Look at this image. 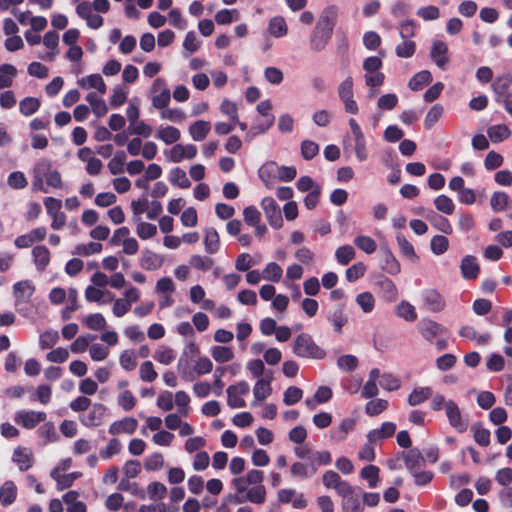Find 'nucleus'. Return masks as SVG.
<instances>
[{
    "label": "nucleus",
    "mask_w": 512,
    "mask_h": 512,
    "mask_svg": "<svg viewBox=\"0 0 512 512\" xmlns=\"http://www.w3.org/2000/svg\"><path fill=\"white\" fill-rule=\"evenodd\" d=\"M292 350L300 358L321 360L326 356L325 350L308 333H301L294 339Z\"/></svg>",
    "instance_id": "f257e3e1"
},
{
    "label": "nucleus",
    "mask_w": 512,
    "mask_h": 512,
    "mask_svg": "<svg viewBox=\"0 0 512 512\" xmlns=\"http://www.w3.org/2000/svg\"><path fill=\"white\" fill-rule=\"evenodd\" d=\"M445 414L452 428L458 433H464L469 427V417L464 414L453 400L445 403Z\"/></svg>",
    "instance_id": "f03ea898"
},
{
    "label": "nucleus",
    "mask_w": 512,
    "mask_h": 512,
    "mask_svg": "<svg viewBox=\"0 0 512 512\" xmlns=\"http://www.w3.org/2000/svg\"><path fill=\"white\" fill-rule=\"evenodd\" d=\"M354 81L351 76H347L337 88L338 97L344 105L346 113L356 115L359 111L358 105L354 100L353 94Z\"/></svg>",
    "instance_id": "7ed1b4c3"
},
{
    "label": "nucleus",
    "mask_w": 512,
    "mask_h": 512,
    "mask_svg": "<svg viewBox=\"0 0 512 512\" xmlns=\"http://www.w3.org/2000/svg\"><path fill=\"white\" fill-rule=\"evenodd\" d=\"M150 98L153 107L156 109L162 110L168 106L171 100V93L164 79L157 78L154 80L150 91Z\"/></svg>",
    "instance_id": "20e7f679"
},
{
    "label": "nucleus",
    "mask_w": 512,
    "mask_h": 512,
    "mask_svg": "<svg viewBox=\"0 0 512 512\" xmlns=\"http://www.w3.org/2000/svg\"><path fill=\"white\" fill-rule=\"evenodd\" d=\"M339 497L342 512H364L361 493L353 486Z\"/></svg>",
    "instance_id": "39448f33"
},
{
    "label": "nucleus",
    "mask_w": 512,
    "mask_h": 512,
    "mask_svg": "<svg viewBox=\"0 0 512 512\" xmlns=\"http://www.w3.org/2000/svg\"><path fill=\"white\" fill-rule=\"evenodd\" d=\"M261 208L270 224L274 229H280L283 226L281 210L272 197H265L261 201Z\"/></svg>",
    "instance_id": "423d86ee"
},
{
    "label": "nucleus",
    "mask_w": 512,
    "mask_h": 512,
    "mask_svg": "<svg viewBox=\"0 0 512 512\" xmlns=\"http://www.w3.org/2000/svg\"><path fill=\"white\" fill-rule=\"evenodd\" d=\"M35 292V285L31 280H21L13 285V295L15 298V307L19 308L22 304L29 303L31 297Z\"/></svg>",
    "instance_id": "0eeeda50"
},
{
    "label": "nucleus",
    "mask_w": 512,
    "mask_h": 512,
    "mask_svg": "<svg viewBox=\"0 0 512 512\" xmlns=\"http://www.w3.org/2000/svg\"><path fill=\"white\" fill-rule=\"evenodd\" d=\"M46 413L33 410H20L16 412L14 421L26 429H33L39 423L44 422Z\"/></svg>",
    "instance_id": "6e6552de"
},
{
    "label": "nucleus",
    "mask_w": 512,
    "mask_h": 512,
    "mask_svg": "<svg viewBox=\"0 0 512 512\" xmlns=\"http://www.w3.org/2000/svg\"><path fill=\"white\" fill-rule=\"evenodd\" d=\"M421 299L426 310L437 313L445 308V299L436 289H425L421 292Z\"/></svg>",
    "instance_id": "1a4fd4ad"
},
{
    "label": "nucleus",
    "mask_w": 512,
    "mask_h": 512,
    "mask_svg": "<svg viewBox=\"0 0 512 512\" xmlns=\"http://www.w3.org/2000/svg\"><path fill=\"white\" fill-rule=\"evenodd\" d=\"M357 420L353 417L343 418L339 424L330 430V439L335 443L345 441L348 435L355 429Z\"/></svg>",
    "instance_id": "9d476101"
},
{
    "label": "nucleus",
    "mask_w": 512,
    "mask_h": 512,
    "mask_svg": "<svg viewBox=\"0 0 512 512\" xmlns=\"http://www.w3.org/2000/svg\"><path fill=\"white\" fill-rule=\"evenodd\" d=\"M276 167L277 169V175L279 180L281 181H291L296 177V169L292 166H276L275 163H267L263 165L259 169V177L266 181V179L269 177L270 173L273 171V168Z\"/></svg>",
    "instance_id": "9b49d317"
},
{
    "label": "nucleus",
    "mask_w": 512,
    "mask_h": 512,
    "mask_svg": "<svg viewBox=\"0 0 512 512\" xmlns=\"http://www.w3.org/2000/svg\"><path fill=\"white\" fill-rule=\"evenodd\" d=\"M263 472L252 469L245 476L237 477L232 480L235 490L244 493L249 486L263 485Z\"/></svg>",
    "instance_id": "f8f14e48"
},
{
    "label": "nucleus",
    "mask_w": 512,
    "mask_h": 512,
    "mask_svg": "<svg viewBox=\"0 0 512 512\" xmlns=\"http://www.w3.org/2000/svg\"><path fill=\"white\" fill-rule=\"evenodd\" d=\"M197 154V147L193 144H175L165 155L172 163H180L183 159H193Z\"/></svg>",
    "instance_id": "ddd939ff"
},
{
    "label": "nucleus",
    "mask_w": 512,
    "mask_h": 512,
    "mask_svg": "<svg viewBox=\"0 0 512 512\" xmlns=\"http://www.w3.org/2000/svg\"><path fill=\"white\" fill-rule=\"evenodd\" d=\"M12 462L15 463L21 472L27 471L34 464V455L30 448L18 446L12 453Z\"/></svg>",
    "instance_id": "4468645a"
},
{
    "label": "nucleus",
    "mask_w": 512,
    "mask_h": 512,
    "mask_svg": "<svg viewBox=\"0 0 512 512\" xmlns=\"http://www.w3.org/2000/svg\"><path fill=\"white\" fill-rule=\"evenodd\" d=\"M430 58L440 69H445L449 63L448 46L441 40L432 43L430 49Z\"/></svg>",
    "instance_id": "2eb2a0df"
},
{
    "label": "nucleus",
    "mask_w": 512,
    "mask_h": 512,
    "mask_svg": "<svg viewBox=\"0 0 512 512\" xmlns=\"http://www.w3.org/2000/svg\"><path fill=\"white\" fill-rule=\"evenodd\" d=\"M107 408L103 404L95 403L86 415L80 417V422L86 427H95L102 423Z\"/></svg>",
    "instance_id": "dca6fc26"
},
{
    "label": "nucleus",
    "mask_w": 512,
    "mask_h": 512,
    "mask_svg": "<svg viewBox=\"0 0 512 512\" xmlns=\"http://www.w3.org/2000/svg\"><path fill=\"white\" fill-rule=\"evenodd\" d=\"M323 484L326 488H332L336 491L338 496H341L352 486L332 470L326 471L323 475Z\"/></svg>",
    "instance_id": "f3484780"
},
{
    "label": "nucleus",
    "mask_w": 512,
    "mask_h": 512,
    "mask_svg": "<svg viewBox=\"0 0 512 512\" xmlns=\"http://www.w3.org/2000/svg\"><path fill=\"white\" fill-rule=\"evenodd\" d=\"M511 84L512 76L510 74L501 75L493 81L491 88L495 93V100L498 103L510 97L508 91Z\"/></svg>",
    "instance_id": "a211bd4d"
},
{
    "label": "nucleus",
    "mask_w": 512,
    "mask_h": 512,
    "mask_svg": "<svg viewBox=\"0 0 512 512\" xmlns=\"http://www.w3.org/2000/svg\"><path fill=\"white\" fill-rule=\"evenodd\" d=\"M376 286L379 289L380 296L387 302H394L397 300L399 293L396 285L392 280L387 277H381Z\"/></svg>",
    "instance_id": "6ab92c4d"
},
{
    "label": "nucleus",
    "mask_w": 512,
    "mask_h": 512,
    "mask_svg": "<svg viewBox=\"0 0 512 512\" xmlns=\"http://www.w3.org/2000/svg\"><path fill=\"white\" fill-rule=\"evenodd\" d=\"M420 334L427 340L432 341L434 337L445 332V328L430 319H422L418 324Z\"/></svg>",
    "instance_id": "aec40b11"
},
{
    "label": "nucleus",
    "mask_w": 512,
    "mask_h": 512,
    "mask_svg": "<svg viewBox=\"0 0 512 512\" xmlns=\"http://www.w3.org/2000/svg\"><path fill=\"white\" fill-rule=\"evenodd\" d=\"M138 427V421L132 417H125L122 420L113 422L108 429L109 434L118 435L121 433L133 434Z\"/></svg>",
    "instance_id": "412c9836"
},
{
    "label": "nucleus",
    "mask_w": 512,
    "mask_h": 512,
    "mask_svg": "<svg viewBox=\"0 0 512 512\" xmlns=\"http://www.w3.org/2000/svg\"><path fill=\"white\" fill-rule=\"evenodd\" d=\"M460 269L462 277L467 280L475 279L480 272L477 259L472 255H467L461 260Z\"/></svg>",
    "instance_id": "4be33fe9"
},
{
    "label": "nucleus",
    "mask_w": 512,
    "mask_h": 512,
    "mask_svg": "<svg viewBox=\"0 0 512 512\" xmlns=\"http://www.w3.org/2000/svg\"><path fill=\"white\" fill-rule=\"evenodd\" d=\"M332 33L330 31H326L323 28L315 26L313 34L310 40V47L314 51L323 50L332 37Z\"/></svg>",
    "instance_id": "5701e85b"
},
{
    "label": "nucleus",
    "mask_w": 512,
    "mask_h": 512,
    "mask_svg": "<svg viewBox=\"0 0 512 512\" xmlns=\"http://www.w3.org/2000/svg\"><path fill=\"white\" fill-rule=\"evenodd\" d=\"M396 430V425L393 422H384L380 428L373 429L368 432L367 440L370 443H377L383 439L391 437Z\"/></svg>",
    "instance_id": "b1692460"
},
{
    "label": "nucleus",
    "mask_w": 512,
    "mask_h": 512,
    "mask_svg": "<svg viewBox=\"0 0 512 512\" xmlns=\"http://www.w3.org/2000/svg\"><path fill=\"white\" fill-rule=\"evenodd\" d=\"M85 298L88 302L106 304L114 300V295L106 290H100L92 285L85 289Z\"/></svg>",
    "instance_id": "393cba45"
},
{
    "label": "nucleus",
    "mask_w": 512,
    "mask_h": 512,
    "mask_svg": "<svg viewBox=\"0 0 512 512\" xmlns=\"http://www.w3.org/2000/svg\"><path fill=\"white\" fill-rule=\"evenodd\" d=\"M353 144H349L345 146L346 150L350 148L354 151L355 157L359 162H364L368 160L369 153L367 149V140L365 135L352 137Z\"/></svg>",
    "instance_id": "a878e982"
},
{
    "label": "nucleus",
    "mask_w": 512,
    "mask_h": 512,
    "mask_svg": "<svg viewBox=\"0 0 512 512\" xmlns=\"http://www.w3.org/2000/svg\"><path fill=\"white\" fill-rule=\"evenodd\" d=\"M155 137L166 145H171L180 139L181 132L174 126H159L156 130Z\"/></svg>",
    "instance_id": "bb28decb"
},
{
    "label": "nucleus",
    "mask_w": 512,
    "mask_h": 512,
    "mask_svg": "<svg viewBox=\"0 0 512 512\" xmlns=\"http://www.w3.org/2000/svg\"><path fill=\"white\" fill-rule=\"evenodd\" d=\"M327 319L332 324L334 332L338 334L342 333V328L348 323V316L346 315L342 305H339L332 310Z\"/></svg>",
    "instance_id": "cd10ccee"
},
{
    "label": "nucleus",
    "mask_w": 512,
    "mask_h": 512,
    "mask_svg": "<svg viewBox=\"0 0 512 512\" xmlns=\"http://www.w3.org/2000/svg\"><path fill=\"white\" fill-rule=\"evenodd\" d=\"M79 493L71 490L62 496L63 502L66 504L67 512H87V506L84 502L78 500Z\"/></svg>",
    "instance_id": "c85d7f7f"
},
{
    "label": "nucleus",
    "mask_w": 512,
    "mask_h": 512,
    "mask_svg": "<svg viewBox=\"0 0 512 512\" xmlns=\"http://www.w3.org/2000/svg\"><path fill=\"white\" fill-rule=\"evenodd\" d=\"M337 8L336 6H329L323 10L316 26L333 32V28L337 19Z\"/></svg>",
    "instance_id": "c756f323"
},
{
    "label": "nucleus",
    "mask_w": 512,
    "mask_h": 512,
    "mask_svg": "<svg viewBox=\"0 0 512 512\" xmlns=\"http://www.w3.org/2000/svg\"><path fill=\"white\" fill-rule=\"evenodd\" d=\"M211 130V124L208 121L197 120L189 126V134L194 141H203Z\"/></svg>",
    "instance_id": "7c9ffc66"
},
{
    "label": "nucleus",
    "mask_w": 512,
    "mask_h": 512,
    "mask_svg": "<svg viewBox=\"0 0 512 512\" xmlns=\"http://www.w3.org/2000/svg\"><path fill=\"white\" fill-rule=\"evenodd\" d=\"M290 473L295 478L308 479L312 477L315 472V465L311 462H295L290 467Z\"/></svg>",
    "instance_id": "2f4dec72"
},
{
    "label": "nucleus",
    "mask_w": 512,
    "mask_h": 512,
    "mask_svg": "<svg viewBox=\"0 0 512 512\" xmlns=\"http://www.w3.org/2000/svg\"><path fill=\"white\" fill-rule=\"evenodd\" d=\"M78 85L85 89L94 88L98 90L101 94L106 93V84L99 74H91L87 77L81 78L78 80Z\"/></svg>",
    "instance_id": "473e14b6"
},
{
    "label": "nucleus",
    "mask_w": 512,
    "mask_h": 512,
    "mask_svg": "<svg viewBox=\"0 0 512 512\" xmlns=\"http://www.w3.org/2000/svg\"><path fill=\"white\" fill-rule=\"evenodd\" d=\"M17 497V487L13 481H5L0 488V503L4 506L14 503Z\"/></svg>",
    "instance_id": "72a5a7b5"
},
{
    "label": "nucleus",
    "mask_w": 512,
    "mask_h": 512,
    "mask_svg": "<svg viewBox=\"0 0 512 512\" xmlns=\"http://www.w3.org/2000/svg\"><path fill=\"white\" fill-rule=\"evenodd\" d=\"M34 263L39 271H44L50 262V252L47 247L39 245L33 248Z\"/></svg>",
    "instance_id": "f704fd0d"
},
{
    "label": "nucleus",
    "mask_w": 512,
    "mask_h": 512,
    "mask_svg": "<svg viewBox=\"0 0 512 512\" xmlns=\"http://www.w3.org/2000/svg\"><path fill=\"white\" fill-rule=\"evenodd\" d=\"M487 135L493 143H499L510 137L511 130L505 124L492 125L487 129Z\"/></svg>",
    "instance_id": "c9c22d12"
},
{
    "label": "nucleus",
    "mask_w": 512,
    "mask_h": 512,
    "mask_svg": "<svg viewBox=\"0 0 512 512\" xmlns=\"http://www.w3.org/2000/svg\"><path fill=\"white\" fill-rule=\"evenodd\" d=\"M245 501L253 504H263L266 500V488L264 485L247 487L244 492Z\"/></svg>",
    "instance_id": "e433bc0d"
},
{
    "label": "nucleus",
    "mask_w": 512,
    "mask_h": 512,
    "mask_svg": "<svg viewBox=\"0 0 512 512\" xmlns=\"http://www.w3.org/2000/svg\"><path fill=\"white\" fill-rule=\"evenodd\" d=\"M205 251L209 254H215L220 248L219 234L215 228H208L204 237Z\"/></svg>",
    "instance_id": "4c0bfd02"
},
{
    "label": "nucleus",
    "mask_w": 512,
    "mask_h": 512,
    "mask_svg": "<svg viewBox=\"0 0 512 512\" xmlns=\"http://www.w3.org/2000/svg\"><path fill=\"white\" fill-rule=\"evenodd\" d=\"M210 354L217 363H226L234 359V352L228 346H212Z\"/></svg>",
    "instance_id": "58836bf2"
},
{
    "label": "nucleus",
    "mask_w": 512,
    "mask_h": 512,
    "mask_svg": "<svg viewBox=\"0 0 512 512\" xmlns=\"http://www.w3.org/2000/svg\"><path fill=\"white\" fill-rule=\"evenodd\" d=\"M379 468L375 465H367L360 471V477L368 482V487L373 489L379 484Z\"/></svg>",
    "instance_id": "ea45409f"
},
{
    "label": "nucleus",
    "mask_w": 512,
    "mask_h": 512,
    "mask_svg": "<svg viewBox=\"0 0 512 512\" xmlns=\"http://www.w3.org/2000/svg\"><path fill=\"white\" fill-rule=\"evenodd\" d=\"M432 81V75L428 70L416 73L409 81L408 86L413 91L421 90Z\"/></svg>",
    "instance_id": "a19ab883"
},
{
    "label": "nucleus",
    "mask_w": 512,
    "mask_h": 512,
    "mask_svg": "<svg viewBox=\"0 0 512 512\" xmlns=\"http://www.w3.org/2000/svg\"><path fill=\"white\" fill-rule=\"evenodd\" d=\"M136 234L142 240L150 239L157 234V227L154 224L144 222L142 219H136Z\"/></svg>",
    "instance_id": "79ce46f5"
},
{
    "label": "nucleus",
    "mask_w": 512,
    "mask_h": 512,
    "mask_svg": "<svg viewBox=\"0 0 512 512\" xmlns=\"http://www.w3.org/2000/svg\"><path fill=\"white\" fill-rule=\"evenodd\" d=\"M42 174L47 188L51 187L57 189L62 187V178L60 173L56 170H51L46 162L45 167H42Z\"/></svg>",
    "instance_id": "37998d69"
},
{
    "label": "nucleus",
    "mask_w": 512,
    "mask_h": 512,
    "mask_svg": "<svg viewBox=\"0 0 512 512\" xmlns=\"http://www.w3.org/2000/svg\"><path fill=\"white\" fill-rule=\"evenodd\" d=\"M17 74V69L11 64L0 66V89L9 88L13 83V78Z\"/></svg>",
    "instance_id": "c03bdc74"
},
{
    "label": "nucleus",
    "mask_w": 512,
    "mask_h": 512,
    "mask_svg": "<svg viewBox=\"0 0 512 512\" xmlns=\"http://www.w3.org/2000/svg\"><path fill=\"white\" fill-rule=\"evenodd\" d=\"M287 24L283 17L276 16L269 21L268 31L277 38L283 37L287 34Z\"/></svg>",
    "instance_id": "a18cd8bd"
},
{
    "label": "nucleus",
    "mask_w": 512,
    "mask_h": 512,
    "mask_svg": "<svg viewBox=\"0 0 512 512\" xmlns=\"http://www.w3.org/2000/svg\"><path fill=\"white\" fill-rule=\"evenodd\" d=\"M432 396V389L429 387H420L414 389L408 396V403L411 406H417Z\"/></svg>",
    "instance_id": "49530a36"
},
{
    "label": "nucleus",
    "mask_w": 512,
    "mask_h": 512,
    "mask_svg": "<svg viewBox=\"0 0 512 512\" xmlns=\"http://www.w3.org/2000/svg\"><path fill=\"white\" fill-rule=\"evenodd\" d=\"M83 323L88 329L93 331L103 330L107 325L106 319L100 313H92L87 315L83 319Z\"/></svg>",
    "instance_id": "de8ad7c7"
},
{
    "label": "nucleus",
    "mask_w": 512,
    "mask_h": 512,
    "mask_svg": "<svg viewBox=\"0 0 512 512\" xmlns=\"http://www.w3.org/2000/svg\"><path fill=\"white\" fill-rule=\"evenodd\" d=\"M102 251V244L98 242H89L85 244H78L75 246L72 254L78 256H90L93 254H99Z\"/></svg>",
    "instance_id": "09e8293b"
},
{
    "label": "nucleus",
    "mask_w": 512,
    "mask_h": 512,
    "mask_svg": "<svg viewBox=\"0 0 512 512\" xmlns=\"http://www.w3.org/2000/svg\"><path fill=\"white\" fill-rule=\"evenodd\" d=\"M283 270L276 262H269L262 271L263 279L270 282H279Z\"/></svg>",
    "instance_id": "8fccbe9b"
},
{
    "label": "nucleus",
    "mask_w": 512,
    "mask_h": 512,
    "mask_svg": "<svg viewBox=\"0 0 512 512\" xmlns=\"http://www.w3.org/2000/svg\"><path fill=\"white\" fill-rule=\"evenodd\" d=\"M169 181L173 185H176L182 189L188 188L191 184L186 175V172L179 167L171 169L169 172Z\"/></svg>",
    "instance_id": "3c124183"
},
{
    "label": "nucleus",
    "mask_w": 512,
    "mask_h": 512,
    "mask_svg": "<svg viewBox=\"0 0 512 512\" xmlns=\"http://www.w3.org/2000/svg\"><path fill=\"white\" fill-rule=\"evenodd\" d=\"M270 381L271 379H259L256 382L253 388V394L256 401H263L272 393Z\"/></svg>",
    "instance_id": "603ef678"
},
{
    "label": "nucleus",
    "mask_w": 512,
    "mask_h": 512,
    "mask_svg": "<svg viewBox=\"0 0 512 512\" xmlns=\"http://www.w3.org/2000/svg\"><path fill=\"white\" fill-rule=\"evenodd\" d=\"M68 305L62 311V318L68 320L71 317V313L78 309V291L74 287L68 289Z\"/></svg>",
    "instance_id": "864d4df0"
},
{
    "label": "nucleus",
    "mask_w": 512,
    "mask_h": 512,
    "mask_svg": "<svg viewBox=\"0 0 512 512\" xmlns=\"http://www.w3.org/2000/svg\"><path fill=\"white\" fill-rule=\"evenodd\" d=\"M96 339L94 334H86L77 337L70 346L73 353L80 354L85 352L89 347L90 343Z\"/></svg>",
    "instance_id": "5fc2aeb1"
},
{
    "label": "nucleus",
    "mask_w": 512,
    "mask_h": 512,
    "mask_svg": "<svg viewBox=\"0 0 512 512\" xmlns=\"http://www.w3.org/2000/svg\"><path fill=\"white\" fill-rule=\"evenodd\" d=\"M396 314L406 321L412 322L417 319L414 306L408 301H401L396 307Z\"/></svg>",
    "instance_id": "6e6d98bb"
},
{
    "label": "nucleus",
    "mask_w": 512,
    "mask_h": 512,
    "mask_svg": "<svg viewBox=\"0 0 512 512\" xmlns=\"http://www.w3.org/2000/svg\"><path fill=\"white\" fill-rule=\"evenodd\" d=\"M153 357L157 362L163 365H169L175 360L176 353L170 347L161 346L155 351Z\"/></svg>",
    "instance_id": "4d7b16f0"
},
{
    "label": "nucleus",
    "mask_w": 512,
    "mask_h": 512,
    "mask_svg": "<svg viewBox=\"0 0 512 512\" xmlns=\"http://www.w3.org/2000/svg\"><path fill=\"white\" fill-rule=\"evenodd\" d=\"M435 208L444 214L451 215L455 210L453 200L447 195H439L434 199Z\"/></svg>",
    "instance_id": "13d9d810"
},
{
    "label": "nucleus",
    "mask_w": 512,
    "mask_h": 512,
    "mask_svg": "<svg viewBox=\"0 0 512 512\" xmlns=\"http://www.w3.org/2000/svg\"><path fill=\"white\" fill-rule=\"evenodd\" d=\"M126 161V154L124 151H118L108 163V169L111 174L118 175L124 172V164Z\"/></svg>",
    "instance_id": "bf43d9fd"
},
{
    "label": "nucleus",
    "mask_w": 512,
    "mask_h": 512,
    "mask_svg": "<svg viewBox=\"0 0 512 512\" xmlns=\"http://www.w3.org/2000/svg\"><path fill=\"white\" fill-rule=\"evenodd\" d=\"M356 252L350 245L340 246L335 251V257L339 264L347 265L355 258Z\"/></svg>",
    "instance_id": "052dcab7"
},
{
    "label": "nucleus",
    "mask_w": 512,
    "mask_h": 512,
    "mask_svg": "<svg viewBox=\"0 0 512 512\" xmlns=\"http://www.w3.org/2000/svg\"><path fill=\"white\" fill-rule=\"evenodd\" d=\"M509 202V196L502 191L494 192L490 199V205L493 211L502 212L506 209Z\"/></svg>",
    "instance_id": "680f3d73"
},
{
    "label": "nucleus",
    "mask_w": 512,
    "mask_h": 512,
    "mask_svg": "<svg viewBox=\"0 0 512 512\" xmlns=\"http://www.w3.org/2000/svg\"><path fill=\"white\" fill-rule=\"evenodd\" d=\"M120 366L126 371H132L137 366L136 353L133 350L127 349L122 351L119 357Z\"/></svg>",
    "instance_id": "e2e57ef3"
},
{
    "label": "nucleus",
    "mask_w": 512,
    "mask_h": 512,
    "mask_svg": "<svg viewBox=\"0 0 512 512\" xmlns=\"http://www.w3.org/2000/svg\"><path fill=\"white\" fill-rule=\"evenodd\" d=\"M474 440L480 446L486 447L490 444V432L482 427L481 424L475 423L471 428Z\"/></svg>",
    "instance_id": "0e129e2a"
},
{
    "label": "nucleus",
    "mask_w": 512,
    "mask_h": 512,
    "mask_svg": "<svg viewBox=\"0 0 512 512\" xmlns=\"http://www.w3.org/2000/svg\"><path fill=\"white\" fill-rule=\"evenodd\" d=\"M383 269L390 275H397L401 271V266L390 250L384 252Z\"/></svg>",
    "instance_id": "69168bd1"
},
{
    "label": "nucleus",
    "mask_w": 512,
    "mask_h": 512,
    "mask_svg": "<svg viewBox=\"0 0 512 512\" xmlns=\"http://www.w3.org/2000/svg\"><path fill=\"white\" fill-rule=\"evenodd\" d=\"M59 340V333L56 330L48 329L40 334L39 346L41 349L53 347Z\"/></svg>",
    "instance_id": "338daca9"
},
{
    "label": "nucleus",
    "mask_w": 512,
    "mask_h": 512,
    "mask_svg": "<svg viewBox=\"0 0 512 512\" xmlns=\"http://www.w3.org/2000/svg\"><path fill=\"white\" fill-rule=\"evenodd\" d=\"M356 303L364 313H371L375 307V298L370 292H362L356 296Z\"/></svg>",
    "instance_id": "774afa93"
}]
</instances>
